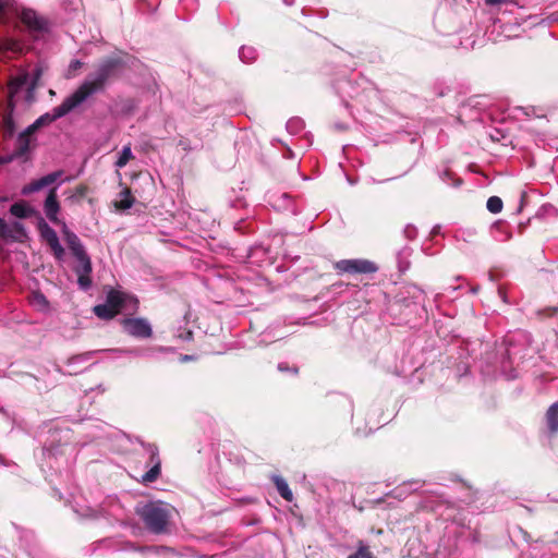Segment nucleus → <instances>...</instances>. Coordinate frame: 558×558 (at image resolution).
Instances as JSON below:
<instances>
[{"instance_id": "f257e3e1", "label": "nucleus", "mask_w": 558, "mask_h": 558, "mask_svg": "<svg viewBox=\"0 0 558 558\" xmlns=\"http://www.w3.org/2000/svg\"><path fill=\"white\" fill-rule=\"evenodd\" d=\"M128 69L126 60L121 54H111L101 58L94 72L73 92L83 105L89 97L102 93L107 85L119 80Z\"/></svg>"}, {"instance_id": "f03ea898", "label": "nucleus", "mask_w": 558, "mask_h": 558, "mask_svg": "<svg viewBox=\"0 0 558 558\" xmlns=\"http://www.w3.org/2000/svg\"><path fill=\"white\" fill-rule=\"evenodd\" d=\"M146 529L154 534H165L168 532L170 513L159 502H149L138 512Z\"/></svg>"}, {"instance_id": "7ed1b4c3", "label": "nucleus", "mask_w": 558, "mask_h": 558, "mask_svg": "<svg viewBox=\"0 0 558 558\" xmlns=\"http://www.w3.org/2000/svg\"><path fill=\"white\" fill-rule=\"evenodd\" d=\"M80 106H82V104L78 101L76 96L72 93L71 95L65 97L59 106L54 107L50 113H45V114L40 116L35 122L40 128L48 125V124L52 123L53 121L66 116L71 111L77 109Z\"/></svg>"}, {"instance_id": "20e7f679", "label": "nucleus", "mask_w": 558, "mask_h": 558, "mask_svg": "<svg viewBox=\"0 0 558 558\" xmlns=\"http://www.w3.org/2000/svg\"><path fill=\"white\" fill-rule=\"evenodd\" d=\"M19 20L32 34L47 33L50 27L49 20L31 8H23L19 13Z\"/></svg>"}, {"instance_id": "39448f33", "label": "nucleus", "mask_w": 558, "mask_h": 558, "mask_svg": "<svg viewBox=\"0 0 558 558\" xmlns=\"http://www.w3.org/2000/svg\"><path fill=\"white\" fill-rule=\"evenodd\" d=\"M339 272L374 274L378 270L375 263L367 259H341L333 265Z\"/></svg>"}, {"instance_id": "423d86ee", "label": "nucleus", "mask_w": 558, "mask_h": 558, "mask_svg": "<svg viewBox=\"0 0 558 558\" xmlns=\"http://www.w3.org/2000/svg\"><path fill=\"white\" fill-rule=\"evenodd\" d=\"M37 228L43 241H45L50 247L53 256L59 260L62 259L64 256V248L59 242L57 232L45 221L44 218H39Z\"/></svg>"}, {"instance_id": "0eeeda50", "label": "nucleus", "mask_w": 558, "mask_h": 558, "mask_svg": "<svg viewBox=\"0 0 558 558\" xmlns=\"http://www.w3.org/2000/svg\"><path fill=\"white\" fill-rule=\"evenodd\" d=\"M124 331L135 338L146 339L153 335V329L145 318H124L121 320Z\"/></svg>"}, {"instance_id": "6e6552de", "label": "nucleus", "mask_w": 558, "mask_h": 558, "mask_svg": "<svg viewBox=\"0 0 558 558\" xmlns=\"http://www.w3.org/2000/svg\"><path fill=\"white\" fill-rule=\"evenodd\" d=\"M77 266L74 268L75 274L77 275V283L81 289L87 290L92 286V277L90 274L93 271L92 260L88 254L84 256L76 257Z\"/></svg>"}, {"instance_id": "1a4fd4ad", "label": "nucleus", "mask_w": 558, "mask_h": 558, "mask_svg": "<svg viewBox=\"0 0 558 558\" xmlns=\"http://www.w3.org/2000/svg\"><path fill=\"white\" fill-rule=\"evenodd\" d=\"M128 301H132L134 303V310L137 308L138 301L126 293H123L121 291L110 289L106 296V302L109 306H111L113 310L120 312L125 306Z\"/></svg>"}, {"instance_id": "9d476101", "label": "nucleus", "mask_w": 558, "mask_h": 558, "mask_svg": "<svg viewBox=\"0 0 558 558\" xmlns=\"http://www.w3.org/2000/svg\"><path fill=\"white\" fill-rule=\"evenodd\" d=\"M44 210H45V214L47 216V218L53 222V223H59V219H58V213L60 210V204H59V201H58V194H57V189L56 187H52L46 199H45V204H44Z\"/></svg>"}, {"instance_id": "9b49d317", "label": "nucleus", "mask_w": 558, "mask_h": 558, "mask_svg": "<svg viewBox=\"0 0 558 558\" xmlns=\"http://www.w3.org/2000/svg\"><path fill=\"white\" fill-rule=\"evenodd\" d=\"M61 174H62V171H56V172L49 173L38 180H34L29 184H27L23 187L22 193L24 195H27V194L37 192V191L52 184L53 182H56L61 177Z\"/></svg>"}, {"instance_id": "f8f14e48", "label": "nucleus", "mask_w": 558, "mask_h": 558, "mask_svg": "<svg viewBox=\"0 0 558 558\" xmlns=\"http://www.w3.org/2000/svg\"><path fill=\"white\" fill-rule=\"evenodd\" d=\"M62 233L68 247L75 258L87 254L80 238L74 232L70 231L65 223H63Z\"/></svg>"}, {"instance_id": "ddd939ff", "label": "nucleus", "mask_w": 558, "mask_h": 558, "mask_svg": "<svg viewBox=\"0 0 558 558\" xmlns=\"http://www.w3.org/2000/svg\"><path fill=\"white\" fill-rule=\"evenodd\" d=\"M14 101H8L7 108L2 116V135L3 138H10L15 132V123L13 120Z\"/></svg>"}, {"instance_id": "4468645a", "label": "nucleus", "mask_w": 558, "mask_h": 558, "mask_svg": "<svg viewBox=\"0 0 558 558\" xmlns=\"http://www.w3.org/2000/svg\"><path fill=\"white\" fill-rule=\"evenodd\" d=\"M29 143H31L29 138H27L26 136L20 134L17 136L16 145H15V148H14L13 153L10 156H8V157H2L0 159V161L1 162H10V161H12L15 158L23 157L28 151V149H29Z\"/></svg>"}, {"instance_id": "2eb2a0df", "label": "nucleus", "mask_w": 558, "mask_h": 558, "mask_svg": "<svg viewBox=\"0 0 558 558\" xmlns=\"http://www.w3.org/2000/svg\"><path fill=\"white\" fill-rule=\"evenodd\" d=\"M27 81H28V74L27 73H23V74H20L17 76H14V77H12L9 81V84H8V89H9L8 101H10V100L13 101L14 96L21 90V88L23 86H25L27 84Z\"/></svg>"}, {"instance_id": "dca6fc26", "label": "nucleus", "mask_w": 558, "mask_h": 558, "mask_svg": "<svg viewBox=\"0 0 558 558\" xmlns=\"http://www.w3.org/2000/svg\"><path fill=\"white\" fill-rule=\"evenodd\" d=\"M120 199L113 203L117 210H126L131 208L135 202L132 192L129 187H124L120 194Z\"/></svg>"}, {"instance_id": "f3484780", "label": "nucleus", "mask_w": 558, "mask_h": 558, "mask_svg": "<svg viewBox=\"0 0 558 558\" xmlns=\"http://www.w3.org/2000/svg\"><path fill=\"white\" fill-rule=\"evenodd\" d=\"M548 432L556 434L558 432V402L551 404L545 415Z\"/></svg>"}, {"instance_id": "a211bd4d", "label": "nucleus", "mask_w": 558, "mask_h": 558, "mask_svg": "<svg viewBox=\"0 0 558 558\" xmlns=\"http://www.w3.org/2000/svg\"><path fill=\"white\" fill-rule=\"evenodd\" d=\"M279 495L287 501H292L293 500V494H292V490L290 489L288 483L286 482L284 478H282L281 476L279 475H274L271 477Z\"/></svg>"}, {"instance_id": "6ab92c4d", "label": "nucleus", "mask_w": 558, "mask_h": 558, "mask_svg": "<svg viewBox=\"0 0 558 558\" xmlns=\"http://www.w3.org/2000/svg\"><path fill=\"white\" fill-rule=\"evenodd\" d=\"M93 312L98 318L104 320H110L119 314L118 311L113 310L107 303L94 306Z\"/></svg>"}, {"instance_id": "aec40b11", "label": "nucleus", "mask_w": 558, "mask_h": 558, "mask_svg": "<svg viewBox=\"0 0 558 558\" xmlns=\"http://www.w3.org/2000/svg\"><path fill=\"white\" fill-rule=\"evenodd\" d=\"M10 213L17 218H27L32 214V209L24 203H14L10 207Z\"/></svg>"}, {"instance_id": "412c9836", "label": "nucleus", "mask_w": 558, "mask_h": 558, "mask_svg": "<svg viewBox=\"0 0 558 558\" xmlns=\"http://www.w3.org/2000/svg\"><path fill=\"white\" fill-rule=\"evenodd\" d=\"M348 558H376L374 554L371 551L369 547L365 545L362 541L357 543V548L354 554L348 556Z\"/></svg>"}, {"instance_id": "4be33fe9", "label": "nucleus", "mask_w": 558, "mask_h": 558, "mask_svg": "<svg viewBox=\"0 0 558 558\" xmlns=\"http://www.w3.org/2000/svg\"><path fill=\"white\" fill-rule=\"evenodd\" d=\"M9 229L11 230L10 232L13 234V236H9L8 239L22 241V239L26 236L25 228L21 222H13L11 226H9Z\"/></svg>"}, {"instance_id": "5701e85b", "label": "nucleus", "mask_w": 558, "mask_h": 558, "mask_svg": "<svg viewBox=\"0 0 558 558\" xmlns=\"http://www.w3.org/2000/svg\"><path fill=\"white\" fill-rule=\"evenodd\" d=\"M129 548L140 553H155L159 554L160 551H169L170 548L166 546H136L135 544H130Z\"/></svg>"}, {"instance_id": "b1692460", "label": "nucleus", "mask_w": 558, "mask_h": 558, "mask_svg": "<svg viewBox=\"0 0 558 558\" xmlns=\"http://www.w3.org/2000/svg\"><path fill=\"white\" fill-rule=\"evenodd\" d=\"M145 449L149 453V463L151 465H161L158 447L155 444H148Z\"/></svg>"}, {"instance_id": "393cba45", "label": "nucleus", "mask_w": 558, "mask_h": 558, "mask_svg": "<svg viewBox=\"0 0 558 558\" xmlns=\"http://www.w3.org/2000/svg\"><path fill=\"white\" fill-rule=\"evenodd\" d=\"M502 201L498 196H490L487 199L486 207L492 214H498L502 210Z\"/></svg>"}, {"instance_id": "a878e982", "label": "nucleus", "mask_w": 558, "mask_h": 558, "mask_svg": "<svg viewBox=\"0 0 558 558\" xmlns=\"http://www.w3.org/2000/svg\"><path fill=\"white\" fill-rule=\"evenodd\" d=\"M160 473L161 465H151L150 470L143 475L142 481L144 483H153L158 480Z\"/></svg>"}, {"instance_id": "bb28decb", "label": "nucleus", "mask_w": 558, "mask_h": 558, "mask_svg": "<svg viewBox=\"0 0 558 558\" xmlns=\"http://www.w3.org/2000/svg\"><path fill=\"white\" fill-rule=\"evenodd\" d=\"M133 158V155H132V151H131V148L130 147H124L121 151V155L120 157L118 158V160L116 161V166L119 167V168H122L124 167L129 161L130 159Z\"/></svg>"}, {"instance_id": "cd10ccee", "label": "nucleus", "mask_w": 558, "mask_h": 558, "mask_svg": "<svg viewBox=\"0 0 558 558\" xmlns=\"http://www.w3.org/2000/svg\"><path fill=\"white\" fill-rule=\"evenodd\" d=\"M10 231L9 225L0 218V238L8 239L9 236H13Z\"/></svg>"}, {"instance_id": "c85d7f7f", "label": "nucleus", "mask_w": 558, "mask_h": 558, "mask_svg": "<svg viewBox=\"0 0 558 558\" xmlns=\"http://www.w3.org/2000/svg\"><path fill=\"white\" fill-rule=\"evenodd\" d=\"M278 369L280 372H291L294 375L299 374V367L298 366H289V364H287V363H279L278 364Z\"/></svg>"}, {"instance_id": "c756f323", "label": "nucleus", "mask_w": 558, "mask_h": 558, "mask_svg": "<svg viewBox=\"0 0 558 558\" xmlns=\"http://www.w3.org/2000/svg\"><path fill=\"white\" fill-rule=\"evenodd\" d=\"M87 192H88V186L85 184H80L75 187V193L73 196H75L77 198H83L86 196Z\"/></svg>"}, {"instance_id": "7c9ffc66", "label": "nucleus", "mask_w": 558, "mask_h": 558, "mask_svg": "<svg viewBox=\"0 0 558 558\" xmlns=\"http://www.w3.org/2000/svg\"><path fill=\"white\" fill-rule=\"evenodd\" d=\"M39 128L40 126L37 125L36 122H34L33 124L27 126L26 130H24L21 134L31 140L32 134H34Z\"/></svg>"}, {"instance_id": "2f4dec72", "label": "nucleus", "mask_w": 558, "mask_h": 558, "mask_svg": "<svg viewBox=\"0 0 558 558\" xmlns=\"http://www.w3.org/2000/svg\"><path fill=\"white\" fill-rule=\"evenodd\" d=\"M33 300L39 304V305H43V306H47L48 305V301L46 299V296L40 293V292H36L33 294Z\"/></svg>"}, {"instance_id": "473e14b6", "label": "nucleus", "mask_w": 558, "mask_h": 558, "mask_svg": "<svg viewBox=\"0 0 558 558\" xmlns=\"http://www.w3.org/2000/svg\"><path fill=\"white\" fill-rule=\"evenodd\" d=\"M488 5H497L506 2L507 0H484Z\"/></svg>"}, {"instance_id": "72a5a7b5", "label": "nucleus", "mask_w": 558, "mask_h": 558, "mask_svg": "<svg viewBox=\"0 0 558 558\" xmlns=\"http://www.w3.org/2000/svg\"><path fill=\"white\" fill-rule=\"evenodd\" d=\"M81 66H82V62H81V61H78V60H75V61H73V62L71 63V68H73V69H75V70H76V69H78V68H81Z\"/></svg>"}, {"instance_id": "f704fd0d", "label": "nucleus", "mask_w": 558, "mask_h": 558, "mask_svg": "<svg viewBox=\"0 0 558 558\" xmlns=\"http://www.w3.org/2000/svg\"><path fill=\"white\" fill-rule=\"evenodd\" d=\"M39 75H40V73L37 72L35 80L32 82V84L29 86V90H32L36 87V81L38 80Z\"/></svg>"}, {"instance_id": "c9c22d12", "label": "nucleus", "mask_w": 558, "mask_h": 558, "mask_svg": "<svg viewBox=\"0 0 558 558\" xmlns=\"http://www.w3.org/2000/svg\"><path fill=\"white\" fill-rule=\"evenodd\" d=\"M3 8H4L3 2H2V0H0V13L3 11Z\"/></svg>"}]
</instances>
